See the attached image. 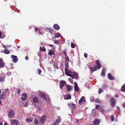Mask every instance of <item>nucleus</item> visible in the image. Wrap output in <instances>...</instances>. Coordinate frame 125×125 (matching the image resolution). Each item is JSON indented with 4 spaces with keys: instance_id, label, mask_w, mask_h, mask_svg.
<instances>
[{
    "instance_id": "obj_1",
    "label": "nucleus",
    "mask_w": 125,
    "mask_h": 125,
    "mask_svg": "<svg viewBox=\"0 0 125 125\" xmlns=\"http://www.w3.org/2000/svg\"><path fill=\"white\" fill-rule=\"evenodd\" d=\"M68 105L69 108L71 109V112L72 113L75 109L76 106L75 104L73 103H68Z\"/></svg>"
},
{
    "instance_id": "obj_2",
    "label": "nucleus",
    "mask_w": 125,
    "mask_h": 125,
    "mask_svg": "<svg viewBox=\"0 0 125 125\" xmlns=\"http://www.w3.org/2000/svg\"><path fill=\"white\" fill-rule=\"evenodd\" d=\"M12 123L11 125H18L19 124V121L16 119H11V120Z\"/></svg>"
},
{
    "instance_id": "obj_3",
    "label": "nucleus",
    "mask_w": 125,
    "mask_h": 125,
    "mask_svg": "<svg viewBox=\"0 0 125 125\" xmlns=\"http://www.w3.org/2000/svg\"><path fill=\"white\" fill-rule=\"evenodd\" d=\"M66 83L65 81L63 80H61L60 82V87L61 89H62Z\"/></svg>"
},
{
    "instance_id": "obj_4",
    "label": "nucleus",
    "mask_w": 125,
    "mask_h": 125,
    "mask_svg": "<svg viewBox=\"0 0 125 125\" xmlns=\"http://www.w3.org/2000/svg\"><path fill=\"white\" fill-rule=\"evenodd\" d=\"M112 106V107H114L115 106L116 101L115 99L113 98H112L110 101Z\"/></svg>"
},
{
    "instance_id": "obj_5",
    "label": "nucleus",
    "mask_w": 125,
    "mask_h": 125,
    "mask_svg": "<svg viewBox=\"0 0 125 125\" xmlns=\"http://www.w3.org/2000/svg\"><path fill=\"white\" fill-rule=\"evenodd\" d=\"M11 57L14 63H16L18 62V59L17 56L14 55H12Z\"/></svg>"
},
{
    "instance_id": "obj_6",
    "label": "nucleus",
    "mask_w": 125,
    "mask_h": 125,
    "mask_svg": "<svg viewBox=\"0 0 125 125\" xmlns=\"http://www.w3.org/2000/svg\"><path fill=\"white\" fill-rule=\"evenodd\" d=\"M15 114V112L13 109H11L10 110L9 113L8 115L9 117H12Z\"/></svg>"
},
{
    "instance_id": "obj_7",
    "label": "nucleus",
    "mask_w": 125,
    "mask_h": 125,
    "mask_svg": "<svg viewBox=\"0 0 125 125\" xmlns=\"http://www.w3.org/2000/svg\"><path fill=\"white\" fill-rule=\"evenodd\" d=\"M4 66V63L2 60V59L0 58V69L3 68Z\"/></svg>"
},
{
    "instance_id": "obj_8",
    "label": "nucleus",
    "mask_w": 125,
    "mask_h": 125,
    "mask_svg": "<svg viewBox=\"0 0 125 125\" xmlns=\"http://www.w3.org/2000/svg\"><path fill=\"white\" fill-rule=\"evenodd\" d=\"M100 122V121L98 119H96L94 121L93 123L94 125H99Z\"/></svg>"
},
{
    "instance_id": "obj_9",
    "label": "nucleus",
    "mask_w": 125,
    "mask_h": 125,
    "mask_svg": "<svg viewBox=\"0 0 125 125\" xmlns=\"http://www.w3.org/2000/svg\"><path fill=\"white\" fill-rule=\"evenodd\" d=\"M74 89L75 91H79L80 89L79 88L77 83L76 82H75L74 83Z\"/></svg>"
},
{
    "instance_id": "obj_10",
    "label": "nucleus",
    "mask_w": 125,
    "mask_h": 125,
    "mask_svg": "<svg viewBox=\"0 0 125 125\" xmlns=\"http://www.w3.org/2000/svg\"><path fill=\"white\" fill-rule=\"evenodd\" d=\"M85 101V98L84 96L82 97L79 101V104L82 105L83 102Z\"/></svg>"
},
{
    "instance_id": "obj_11",
    "label": "nucleus",
    "mask_w": 125,
    "mask_h": 125,
    "mask_svg": "<svg viewBox=\"0 0 125 125\" xmlns=\"http://www.w3.org/2000/svg\"><path fill=\"white\" fill-rule=\"evenodd\" d=\"M108 77L109 79L112 81L114 80L115 79V78L110 73L108 74Z\"/></svg>"
},
{
    "instance_id": "obj_12",
    "label": "nucleus",
    "mask_w": 125,
    "mask_h": 125,
    "mask_svg": "<svg viewBox=\"0 0 125 125\" xmlns=\"http://www.w3.org/2000/svg\"><path fill=\"white\" fill-rule=\"evenodd\" d=\"M46 118V116L43 115L41 118L40 121L41 123H43L45 121Z\"/></svg>"
},
{
    "instance_id": "obj_13",
    "label": "nucleus",
    "mask_w": 125,
    "mask_h": 125,
    "mask_svg": "<svg viewBox=\"0 0 125 125\" xmlns=\"http://www.w3.org/2000/svg\"><path fill=\"white\" fill-rule=\"evenodd\" d=\"M39 95L40 96L44 98L45 100H47V98L45 96V95L42 92H40L39 93Z\"/></svg>"
},
{
    "instance_id": "obj_14",
    "label": "nucleus",
    "mask_w": 125,
    "mask_h": 125,
    "mask_svg": "<svg viewBox=\"0 0 125 125\" xmlns=\"http://www.w3.org/2000/svg\"><path fill=\"white\" fill-rule=\"evenodd\" d=\"M66 86V89L67 91L71 90L73 88V86L71 85H67Z\"/></svg>"
},
{
    "instance_id": "obj_15",
    "label": "nucleus",
    "mask_w": 125,
    "mask_h": 125,
    "mask_svg": "<svg viewBox=\"0 0 125 125\" xmlns=\"http://www.w3.org/2000/svg\"><path fill=\"white\" fill-rule=\"evenodd\" d=\"M22 95V96L21 98V100L24 101L27 99L26 98L27 95L26 94H23Z\"/></svg>"
},
{
    "instance_id": "obj_16",
    "label": "nucleus",
    "mask_w": 125,
    "mask_h": 125,
    "mask_svg": "<svg viewBox=\"0 0 125 125\" xmlns=\"http://www.w3.org/2000/svg\"><path fill=\"white\" fill-rule=\"evenodd\" d=\"M71 97L70 95L69 94H67L64 97V99L65 100H69L71 98Z\"/></svg>"
},
{
    "instance_id": "obj_17",
    "label": "nucleus",
    "mask_w": 125,
    "mask_h": 125,
    "mask_svg": "<svg viewBox=\"0 0 125 125\" xmlns=\"http://www.w3.org/2000/svg\"><path fill=\"white\" fill-rule=\"evenodd\" d=\"M4 94L2 93L0 95V99L1 100H5V98Z\"/></svg>"
},
{
    "instance_id": "obj_18",
    "label": "nucleus",
    "mask_w": 125,
    "mask_h": 125,
    "mask_svg": "<svg viewBox=\"0 0 125 125\" xmlns=\"http://www.w3.org/2000/svg\"><path fill=\"white\" fill-rule=\"evenodd\" d=\"M53 27L54 29L57 30H58L60 29L59 26L57 24H54L53 25Z\"/></svg>"
},
{
    "instance_id": "obj_19",
    "label": "nucleus",
    "mask_w": 125,
    "mask_h": 125,
    "mask_svg": "<svg viewBox=\"0 0 125 125\" xmlns=\"http://www.w3.org/2000/svg\"><path fill=\"white\" fill-rule=\"evenodd\" d=\"M65 74L68 76H70V71L68 69L65 70Z\"/></svg>"
},
{
    "instance_id": "obj_20",
    "label": "nucleus",
    "mask_w": 125,
    "mask_h": 125,
    "mask_svg": "<svg viewBox=\"0 0 125 125\" xmlns=\"http://www.w3.org/2000/svg\"><path fill=\"white\" fill-rule=\"evenodd\" d=\"M96 63L98 66L97 68L98 69H100L101 67V64H100V63L99 62V60H96Z\"/></svg>"
},
{
    "instance_id": "obj_21",
    "label": "nucleus",
    "mask_w": 125,
    "mask_h": 125,
    "mask_svg": "<svg viewBox=\"0 0 125 125\" xmlns=\"http://www.w3.org/2000/svg\"><path fill=\"white\" fill-rule=\"evenodd\" d=\"M105 74V69L103 68V69L102 73L101 74V75L102 76H104Z\"/></svg>"
},
{
    "instance_id": "obj_22",
    "label": "nucleus",
    "mask_w": 125,
    "mask_h": 125,
    "mask_svg": "<svg viewBox=\"0 0 125 125\" xmlns=\"http://www.w3.org/2000/svg\"><path fill=\"white\" fill-rule=\"evenodd\" d=\"M61 117L59 116L57 117V119L56 120L55 122L56 123L59 124L61 122Z\"/></svg>"
},
{
    "instance_id": "obj_23",
    "label": "nucleus",
    "mask_w": 125,
    "mask_h": 125,
    "mask_svg": "<svg viewBox=\"0 0 125 125\" xmlns=\"http://www.w3.org/2000/svg\"><path fill=\"white\" fill-rule=\"evenodd\" d=\"M55 53V51L54 50H50L48 54V55H54Z\"/></svg>"
},
{
    "instance_id": "obj_24",
    "label": "nucleus",
    "mask_w": 125,
    "mask_h": 125,
    "mask_svg": "<svg viewBox=\"0 0 125 125\" xmlns=\"http://www.w3.org/2000/svg\"><path fill=\"white\" fill-rule=\"evenodd\" d=\"M38 99L37 97H35L33 99V101L34 103H36L38 101Z\"/></svg>"
},
{
    "instance_id": "obj_25",
    "label": "nucleus",
    "mask_w": 125,
    "mask_h": 125,
    "mask_svg": "<svg viewBox=\"0 0 125 125\" xmlns=\"http://www.w3.org/2000/svg\"><path fill=\"white\" fill-rule=\"evenodd\" d=\"M4 53L6 54H8L10 53V51L8 49H5L4 50Z\"/></svg>"
},
{
    "instance_id": "obj_26",
    "label": "nucleus",
    "mask_w": 125,
    "mask_h": 125,
    "mask_svg": "<svg viewBox=\"0 0 125 125\" xmlns=\"http://www.w3.org/2000/svg\"><path fill=\"white\" fill-rule=\"evenodd\" d=\"M65 70L68 69V68L69 67L68 63V62H66L65 64Z\"/></svg>"
},
{
    "instance_id": "obj_27",
    "label": "nucleus",
    "mask_w": 125,
    "mask_h": 125,
    "mask_svg": "<svg viewBox=\"0 0 125 125\" xmlns=\"http://www.w3.org/2000/svg\"><path fill=\"white\" fill-rule=\"evenodd\" d=\"M40 51L45 52L46 51V49L45 48V47H41V46L40 47Z\"/></svg>"
},
{
    "instance_id": "obj_28",
    "label": "nucleus",
    "mask_w": 125,
    "mask_h": 125,
    "mask_svg": "<svg viewBox=\"0 0 125 125\" xmlns=\"http://www.w3.org/2000/svg\"><path fill=\"white\" fill-rule=\"evenodd\" d=\"M54 35L55 37H56L57 38L59 37H60V36H61L60 34V33H54Z\"/></svg>"
},
{
    "instance_id": "obj_29",
    "label": "nucleus",
    "mask_w": 125,
    "mask_h": 125,
    "mask_svg": "<svg viewBox=\"0 0 125 125\" xmlns=\"http://www.w3.org/2000/svg\"><path fill=\"white\" fill-rule=\"evenodd\" d=\"M121 91L123 92L125 91V84L123 85L121 87Z\"/></svg>"
},
{
    "instance_id": "obj_30",
    "label": "nucleus",
    "mask_w": 125,
    "mask_h": 125,
    "mask_svg": "<svg viewBox=\"0 0 125 125\" xmlns=\"http://www.w3.org/2000/svg\"><path fill=\"white\" fill-rule=\"evenodd\" d=\"M73 74L74 75V77H75L76 79L78 78V75L77 73L75 72H74L73 73Z\"/></svg>"
},
{
    "instance_id": "obj_31",
    "label": "nucleus",
    "mask_w": 125,
    "mask_h": 125,
    "mask_svg": "<svg viewBox=\"0 0 125 125\" xmlns=\"http://www.w3.org/2000/svg\"><path fill=\"white\" fill-rule=\"evenodd\" d=\"M48 29H49V32L51 33H53L54 30L52 28H50L49 29L48 28Z\"/></svg>"
},
{
    "instance_id": "obj_32",
    "label": "nucleus",
    "mask_w": 125,
    "mask_h": 125,
    "mask_svg": "<svg viewBox=\"0 0 125 125\" xmlns=\"http://www.w3.org/2000/svg\"><path fill=\"white\" fill-rule=\"evenodd\" d=\"M28 103L26 102H24L23 103V105L24 107H27L28 105Z\"/></svg>"
},
{
    "instance_id": "obj_33",
    "label": "nucleus",
    "mask_w": 125,
    "mask_h": 125,
    "mask_svg": "<svg viewBox=\"0 0 125 125\" xmlns=\"http://www.w3.org/2000/svg\"><path fill=\"white\" fill-rule=\"evenodd\" d=\"M26 122H31L33 121L30 118H27L26 119Z\"/></svg>"
},
{
    "instance_id": "obj_34",
    "label": "nucleus",
    "mask_w": 125,
    "mask_h": 125,
    "mask_svg": "<svg viewBox=\"0 0 125 125\" xmlns=\"http://www.w3.org/2000/svg\"><path fill=\"white\" fill-rule=\"evenodd\" d=\"M34 123L36 124H37L39 123V121L36 118H35L34 121Z\"/></svg>"
},
{
    "instance_id": "obj_35",
    "label": "nucleus",
    "mask_w": 125,
    "mask_h": 125,
    "mask_svg": "<svg viewBox=\"0 0 125 125\" xmlns=\"http://www.w3.org/2000/svg\"><path fill=\"white\" fill-rule=\"evenodd\" d=\"M53 66L54 67L58 69V64L57 63H54V64H53Z\"/></svg>"
},
{
    "instance_id": "obj_36",
    "label": "nucleus",
    "mask_w": 125,
    "mask_h": 125,
    "mask_svg": "<svg viewBox=\"0 0 125 125\" xmlns=\"http://www.w3.org/2000/svg\"><path fill=\"white\" fill-rule=\"evenodd\" d=\"M96 103L100 104V101L98 99H95L94 100Z\"/></svg>"
},
{
    "instance_id": "obj_37",
    "label": "nucleus",
    "mask_w": 125,
    "mask_h": 125,
    "mask_svg": "<svg viewBox=\"0 0 125 125\" xmlns=\"http://www.w3.org/2000/svg\"><path fill=\"white\" fill-rule=\"evenodd\" d=\"M4 80V78L2 77H0V82H2Z\"/></svg>"
},
{
    "instance_id": "obj_38",
    "label": "nucleus",
    "mask_w": 125,
    "mask_h": 125,
    "mask_svg": "<svg viewBox=\"0 0 125 125\" xmlns=\"http://www.w3.org/2000/svg\"><path fill=\"white\" fill-rule=\"evenodd\" d=\"M71 47H72V48H74L75 47V44L74 43H73L72 42L71 43Z\"/></svg>"
},
{
    "instance_id": "obj_39",
    "label": "nucleus",
    "mask_w": 125,
    "mask_h": 125,
    "mask_svg": "<svg viewBox=\"0 0 125 125\" xmlns=\"http://www.w3.org/2000/svg\"><path fill=\"white\" fill-rule=\"evenodd\" d=\"M97 65H95L94 67L93 68V69H94L93 71H95L97 70Z\"/></svg>"
},
{
    "instance_id": "obj_40",
    "label": "nucleus",
    "mask_w": 125,
    "mask_h": 125,
    "mask_svg": "<svg viewBox=\"0 0 125 125\" xmlns=\"http://www.w3.org/2000/svg\"><path fill=\"white\" fill-rule=\"evenodd\" d=\"M102 92V90L101 89V88H99V91H98V93L99 94H100Z\"/></svg>"
},
{
    "instance_id": "obj_41",
    "label": "nucleus",
    "mask_w": 125,
    "mask_h": 125,
    "mask_svg": "<svg viewBox=\"0 0 125 125\" xmlns=\"http://www.w3.org/2000/svg\"><path fill=\"white\" fill-rule=\"evenodd\" d=\"M110 117L111 121H113L114 120V116L113 115H111L110 116Z\"/></svg>"
},
{
    "instance_id": "obj_42",
    "label": "nucleus",
    "mask_w": 125,
    "mask_h": 125,
    "mask_svg": "<svg viewBox=\"0 0 125 125\" xmlns=\"http://www.w3.org/2000/svg\"><path fill=\"white\" fill-rule=\"evenodd\" d=\"M69 76L71 77L73 79H75V77L72 74H70V76Z\"/></svg>"
},
{
    "instance_id": "obj_43",
    "label": "nucleus",
    "mask_w": 125,
    "mask_h": 125,
    "mask_svg": "<svg viewBox=\"0 0 125 125\" xmlns=\"http://www.w3.org/2000/svg\"><path fill=\"white\" fill-rule=\"evenodd\" d=\"M42 103L41 102H39L36 104L37 106H40L41 105Z\"/></svg>"
},
{
    "instance_id": "obj_44",
    "label": "nucleus",
    "mask_w": 125,
    "mask_h": 125,
    "mask_svg": "<svg viewBox=\"0 0 125 125\" xmlns=\"http://www.w3.org/2000/svg\"><path fill=\"white\" fill-rule=\"evenodd\" d=\"M99 110L102 113H103L104 112V109L103 108L101 107L99 108Z\"/></svg>"
},
{
    "instance_id": "obj_45",
    "label": "nucleus",
    "mask_w": 125,
    "mask_h": 125,
    "mask_svg": "<svg viewBox=\"0 0 125 125\" xmlns=\"http://www.w3.org/2000/svg\"><path fill=\"white\" fill-rule=\"evenodd\" d=\"M102 88L105 89H106L107 88V86L104 84H103L102 86Z\"/></svg>"
},
{
    "instance_id": "obj_46",
    "label": "nucleus",
    "mask_w": 125,
    "mask_h": 125,
    "mask_svg": "<svg viewBox=\"0 0 125 125\" xmlns=\"http://www.w3.org/2000/svg\"><path fill=\"white\" fill-rule=\"evenodd\" d=\"M48 45L50 47H52L53 48H55V46L52 44H49Z\"/></svg>"
},
{
    "instance_id": "obj_47",
    "label": "nucleus",
    "mask_w": 125,
    "mask_h": 125,
    "mask_svg": "<svg viewBox=\"0 0 125 125\" xmlns=\"http://www.w3.org/2000/svg\"><path fill=\"white\" fill-rule=\"evenodd\" d=\"M39 34L41 35H42L43 34L42 33V31L40 29V30L39 31Z\"/></svg>"
},
{
    "instance_id": "obj_48",
    "label": "nucleus",
    "mask_w": 125,
    "mask_h": 125,
    "mask_svg": "<svg viewBox=\"0 0 125 125\" xmlns=\"http://www.w3.org/2000/svg\"><path fill=\"white\" fill-rule=\"evenodd\" d=\"M65 59L66 61H67V62H69V59L68 57H66L65 58Z\"/></svg>"
},
{
    "instance_id": "obj_49",
    "label": "nucleus",
    "mask_w": 125,
    "mask_h": 125,
    "mask_svg": "<svg viewBox=\"0 0 125 125\" xmlns=\"http://www.w3.org/2000/svg\"><path fill=\"white\" fill-rule=\"evenodd\" d=\"M100 105L98 104H97L95 108L96 109H98V108L100 107Z\"/></svg>"
},
{
    "instance_id": "obj_50",
    "label": "nucleus",
    "mask_w": 125,
    "mask_h": 125,
    "mask_svg": "<svg viewBox=\"0 0 125 125\" xmlns=\"http://www.w3.org/2000/svg\"><path fill=\"white\" fill-rule=\"evenodd\" d=\"M38 71L39 72V74H41V70L40 69H38Z\"/></svg>"
},
{
    "instance_id": "obj_51",
    "label": "nucleus",
    "mask_w": 125,
    "mask_h": 125,
    "mask_svg": "<svg viewBox=\"0 0 125 125\" xmlns=\"http://www.w3.org/2000/svg\"><path fill=\"white\" fill-rule=\"evenodd\" d=\"M20 92V89H17V94H19Z\"/></svg>"
},
{
    "instance_id": "obj_52",
    "label": "nucleus",
    "mask_w": 125,
    "mask_h": 125,
    "mask_svg": "<svg viewBox=\"0 0 125 125\" xmlns=\"http://www.w3.org/2000/svg\"><path fill=\"white\" fill-rule=\"evenodd\" d=\"M40 29H39L37 27L35 29V31L36 32H37V31H39V30H40Z\"/></svg>"
},
{
    "instance_id": "obj_53",
    "label": "nucleus",
    "mask_w": 125,
    "mask_h": 125,
    "mask_svg": "<svg viewBox=\"0 0 125 125\" xmlns=\"http://www.w3.org/2000/svg\"><path fill=\"white\" fill-rule=\"evenodd\" d=\"M56 122L54 121V122H53V125H57L56 124Z\"/></svg>"
},
{
    "instance_id": "obj_54",
    "label": "nucleus",
    "mask_w": 125,
    "mask_h": 125,
    "mask_svg": "<svg viewBox=\"0 0 125 125\" xmlns=\"http://www.w3.org/2000/svg\"><path fill=\"white\" fill-rule=\"evenodd\" d=\"M118 96V94H116L114 95V97L115 98H117Z\"/></svg>"
},
{
    "instance_id": "obj_55",
    "label": "nucleus",
    "mask_w": 125,
    "mask_h": 125,
    "mask_svg": "<svg viewBox=\"0 0 125 125\" xmlns=\"http://www.w3.org/2000/svg\"><path fill=\"white\" fill-rule=\"evenodd\" d=\"M94 69H93V68L91 67L90 68V70L92 72H94V71H93L94 70Z\"/></svg>"
},
{
    "instance_id": "obj_56",
    "label": "nucleus",
    "mask_w": 125,
    "mask_h": 125,
    "mask_svg": "<svg viewBox=\"0 0 125 125\" xmlns=\"http://www.w3.org/2000/svg\"><path fill=\"white\" fill-rule=\"evenodd\" d=\"M59 42L56 40H55L54 42V43L56 44H57Z\"/></svg>"
},
{
    "instance_id": "obj_57",
    "label": "nucleus",
    "mask_w": 125,
    "mask_h": 125,
    "mask_svg": "<svg viewBox=\"0 0 125 125\" xmlns=\"http://www.w3.org/2000/svg\"><path fill=\"white\" fill-rule=\"evenodd\" d=\"M63 53L64 54L66 55V52L65 51L63 52Z\"/></svg>"
},
{
    "instance_id": "obj_58",
    "label": "nucleus",
    "mask_w": 125,
    "mask_h": 125,
    "mask_svg": "<svg viewBox=\"0 0 125 125\" xmlns=\"http://www.w3.org/2000/svg\"><path fill=\"white\" fill-rule=\"evenodd\" d=\"M123 107H124V108H125V102H124V103H123Z\"/></svg>"
},
{
    "instance_id": "obj_59",
    "label": "nucleus",
    "mask_w": 125,
    "mask_h": 125,
    "mask_svg": "<svg viewBox=\"0 0 125 125\" xmlns=\"http://www.w3.org/2000/svg\"><path fill=\"white\" fill-rule=\"evenodd\" d=\"M28 57L27 56H26L25 58V59L26 60H27L28 59Z\"/></svg>"
},
{
    "instance_id": "obj_60",
    "label": "nucleus",
    "mask_w": 125,
    "mask_h": 125,
    "mask_svg": "<svg viewBox=\"0 0 125 125\" xmlns=\"http://www.w3.org/2000/svg\"><path fill=\"white\" fill-rule=\"evenodd\" d=\"M9 90L8 89H5V92L7 93L8 91Z\"/></svg>"
},
{
    "instance_id": "obj_61",
    "label": "nucleus",
    "mask_w": 125,
    "mask_h": 125,
    "mask_svg": "<svg viewBox=\"0 0 125 125\" xmlns=\"http://www.w3.org/2000/svg\"><path fill=\"white\" fill-rule=\"evenodd\" d=\"M117 109L118 110V111H120V110L119 109V107H118L117 106Z\"/></svg>"
},
{
    "instance_id": "obj_62",
    "label": "nucleus",
    "mask_w": 125,
    "mask_h": 125,
    "mask_svg": "<svg viewBox=\"0 0 125 125\" xmlns=\"http://www.w3.org/2000/svg\"><path fill=\"white\" fill-rule=\"evenodd\" d=\"M79 122V120L78 119H77L76 120V121H75V122L76 123H77L78 122Z\"/></svg>"
},
{
    "instance_id": "obj_63",
    "label": "nucleus",
    "mask_w": 125,
    "mask_h": 125,
    "mask_svg": "<svg viewBox=\"0 0 125 125\" xmlns=\"http://www.w3.org/2000/svg\"><path fill=\"white\" fill-rule=\"evenodd\" d=\"M1 34H2V32H1V31H0V38H1Z\"/></svg>"
},
{
    "instance_id": "obj_64",
    "label": "nucleus",
    "mask_w": 125,
    "mask_h": 125,
    "mask_svg": "<svg viewBox=\"0 0 125 125\" xmlns=\"http://www.w3.org/2000/svg\"><path fill=\"white\" fill-rule=\"evenodd\" d=\"M0 105H2V104L1 101H0Z\"/></svg>"
}]
</instances>
